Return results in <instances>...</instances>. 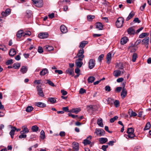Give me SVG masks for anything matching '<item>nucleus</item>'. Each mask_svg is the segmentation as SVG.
<instances>
[{"label": "nucleus", "instance_id": "052dcab7", "mask_svg": "<svg viewBox=\"0 0 151 151\" xmlns=\"http://www.w3.org/2000/svg\"><path fill=\"white\" fill-rule=\"evenodd\" d=\"M86 92V90L83 88H81L79 91V93L80 94H83Z\"/></svg>", "mask_w": 151, "mask_h": 151}, {"label": "nucleus", "instance_id": "412c9836", "mask_svg": "<svg viewBox=\"0 0 151 151\" xmlns=\"http://www.w3.org/2000/svg\"><path fill=\"white\" fill-rule=\"evenodd\" d=\"M36 105L39 107L41 108L45 107L46 106V104L41 102H37L36 103Z\"/></svg>", "mask_w": 151, "mask_h": 151}, {"label": "nucleus", "instance_id": "4468645a", "mask_svg": "<svg viewBox=\"0 0 151 151\" xmlns=\"http://www.w3.org/2000/svg\"><path fill=\"white\" fill-rule=\"evenodd\" d=\"M95 25L96 28L98 29L99 30H102L103 29L104 25L101 22H96Z\"/></svg>", "mask_w": 151, "mask_h": 151}, {"label": "nucleus", "instance_id": "cd10ccee", "mask_svg": "<svg viewBox=\"0 0 151 151\" xmlns=\"http://www.w3.org/2000/svg\"><path fill=\"white\" fill-rule=\"evenodd\" d=\"M27 70V68L24 66H22L20 69V71L23 74L26 73Z\"/></svg>", "mask_w": 151, "mask_h": 151}, {"label": "nucleus", "instance_id": "69168bd1", "mask_svg": "<svg viewBox=\"0 0 151 151\" xmlns=\"http://www.w3.org/2000/svg\"><path fill=\"white\" fill-rule=\"evenodd\" d=\"M124 80V79L122 78H118L116 80V81L118 83L121 82Z\"/></svg>", "mask_w": 151, "mask_h": 151}, {"label": "nucleus", "instance_id": "774afa93", "mask_svg": "<svg viewBox=\"0 0 151 151\" xmlns=\"http://www.w3.org/2000/svg\"><path fill=\"white\" fill-rule=\"evenodd\" d=\"M55 73H58L59 74H62L63 73V71L61 70H55Z\"/></svg>", "mask_w": 151, "mask_h": 151}, {"label": "nucleus", "instance_id": "680f3d73", "mask_svg": "<svg viewBox=\"0 0 151 151\" xmlns=\"http://www.w3.org/2000/svg\"><path fill=\"white\" fill-rule=\"evenodd\" d=\"M64 111L67 112H69V109L67 107H63L62 109Z\"/></svg>", "mask_w": 151, "mask_h": 151}, {"label": "nucleus", "instance_id": "7ed1b4c3", "mask_svg": "<svg viewBox=\"0 0 151 151\" xmlns=\"http://www.w3.org/2000/svg\"><path fill=\"white\" fill-rule=\"evenodd\" d=\"M84 53V50L83 48H81L78 51L77 55L74 57V58H78L83 59L84 57V55H83Z\"/></svg>", "mask_w": 151, "mask_h": 151}, {"label": "nucleus", "instance_id": "f257e3e1", "mask_svg": "<svg viewBox=\"0 0 151 151\" xmlns=\"http://www.w3.org/2000/svg\"><path fill=\"white\" fill-rule=\"evenodd\" d=\"M134 129L132 127L128 128L127 131V133L128 134L127 137H126L127 139L129 138L132 139L135 136L134 133Z\"/></svg>", "mask_w": 151, "mask_h": 151}, {"label": "nucleus", "instance_id": "f8f14e48", "mask_svg": "<svg viewBox=\"0 0 151 151\" xmlns=\"http://www.w3.org/2000/svg\"><path fill=\"white\" fill-rule=\"evenodd\" d=\"M122 72L118 70H115L113 72V75L115 77H117L121 75ZM124 72V70L122 71V73H123Z\"/></svg>", "mask_w": 151, "mask_h": 151}, {"label": "nucleus", "instance_id": "6ab92c4d", "mask_svg": "<svg viewBox=\"0 0 151 151\" xmlns=\"http://www.w3.org/2000/svg\"><path fill=\"white\" fill-rule=\"evenodd\" d=\"M108 141V139L106 138L101 137L99 138V141L100 143L104 144L106 142Z\"/></svg>", "mask_w": 151, "mask_h": 151}, {"label": "nucleus", "instance_id": "f03ea898", "mask_svg": "<svg viewBox=\"0 0 151 151\" xmlns=\"http://www.w3.org/2000/svg\"><path fill=\"white\" fill-rule=\"evenodd\" d=\"M124 19L123 17H119L115 22V24L117 28H120L123 26Z\"/></svg>", "mask_w": 151, "mask_h": 151}, {"label": "nucleus", "instance_id": "a878e982", "mask_svg": "<svg viewBox=\"0 0 151 151\" xmlns=\"http://www.w3.org/2000/svg\"><path fill=\"white\" fill-rule=\"evenodd\" d=\"M48 72V70L47 68L43 69L40 72V75L44 76L46 75Z\"/></svg>", "mask_w": 151, "mask_h": 151}, {"label": "nucleus", "instance_id": "393cba45", "mask_svg": "<svg viewBox=\"0 0 151 151\" xmlns=\"http://www.w3.org/2000/svg\"><path fill=\"white\" fill-rule=\"evenodd\" d=\"M88 42L87 41H83L81 42L80 44L79 47L80 48H84L85 45L88 44Z\"/></svg>", "mask_w": 151, "mask_h": 151}, {"label": "nucleus", "instance_id": "603ef678", "mask_svg": "<svg viewBox=\"0 0 151 151\" xmlns=\"http://www.w3.org/2000/svg\"><path fill=\"white\" fill-rule=\"evenodd\" d=\"M65 0H60L58 2L59 5L60 6H62L64 2H65Z\"/></svg>", "mask_w": 151, "mask_h": 151}, {"label": "nucleus", "instance_id": "9d476101", "mask_svg": "<svg viewBox=\"0 0 151 151\" xmlns=\"http://www.w3.org/2000/svg\"><path fill=\"white\" fill-rule=\"evenodd\" d=\"M38 37L41 39H44L47 38L49 36V34L47 32H41L39 34Z\"/></svg>", "mask_w": 151, "mask_h": 151}, {"label": "nucleus", "instance_id": "4c0bfd02", "mask_svg": "<svg viewBox=\"0 0 151 151\" xmlns=\"http://www.w3.org/2000/svg\"><path fill=\"white\" fill-rule=\"evenodd\" d=\"M81 111V109L79 108H76L73 109L72 110V112L76 114H77L79 112Z\"/></svg>", "mask_w": 151, "mask_h": 151}, {"label": "nucleus", "instance_id": "72a5a7b5", "mask_svg": "<svg viewBox=\"0 0 151 151\" xmlns=\"http://www.w3.org/2000/svg\"><path fill=\"white\" fill-rule=\"evenodd\" d=\"M40 137L42 139H44L45 138V136L44 131L42 130L40 132Z\"/></svg>", "mask_w": 151, "mask_h": 151}, {"label": "nucleus", "instance_id": "c9c22d12", "mask_svg": "<svg viewBox=\"0 0 151 151\" xmlns=\"http://www.w3.org/2000/svg\"><path fill=\"white\" fill-rule=\"evenodd\" d=\"M12 129L9 132V134L11 136V137L12 139L14 138V134L15 131L14 128H12Z\"/></svg>", "mask_w": 151, "mask_h": 151}, {"label": "nucleus", "instance_id": "09e8293b", "mask_svg": "<svg viewBox=\"0 0 151 151\" xmlns=\"http://www.w3.org/2000/svg\"><path fill=\"white\" fill-rule=\"evenodd\" d=\"M104 56V55L102 54L101 55L99 56L98 57V60L100 62H101V60H102V59L103 58Z\"/></svg>", "mask_w": 151, "mask_h": 151}, {"label": "nucleus", "instance_id": "f3484780", "mask_svg": "<svg viewBox=\"0 0 151 151\" xmlns=\"http://www.w3.org/2000/svg\"><path fill=\"white\" fill-rule=\"evenodd\" d=\"M60 29L61 32L63 33H65L68 32V30L66 27L64 25L61 26Z\"/></svg>", "mask_w": 151, "mask_h": 151}, {"label": "nucleus", "instance_id": "39448f33", "mask_svg": "<svg viewBox=\"0 0 151 151\" xmlns=\"http://www.w3.org/2000/svg\"><path fill=\"white\" fill-rule=\"evenodd\" d=\"M105 133V131L103 129H96L95 132V133L97 135L99 136L104 135Z\"/></svg>", "mask_w": 151, "mask_h": 151}, {"label": "nucleus", "instance_id": "13d9d810", "mask_svg": "<svg viewBox=\"0 0 151 151\" xmlns=\"http://www.w3.org/2000/svg\"><path fill=\"white\" fill-rule=\"evenodd\" d=\"M108 147V145H103L102 146L101 149L104 150V151H106V149Z\"/></svg>", "mask_w": 151, "mask_h": 151}, {"label": "nucleus", "instance_id": "c756f323", "mask_svg": "<svg viewBox=\"0 0 151 151\" xmlns=\"http://www.w3.org/2000/svg\"><path fill=\"white\" fill-rule=\"evenodd\" d=\"M98 124L101 127H104V124L102 122V120L101 118L98 119L97 120Z\"/></svg>", "mask_w": 151, "mask_h": 151}, {"label": "nucleus", "instance_id": "6e6d98bb", "mask_svg": "<svg viewBox=\"0 0 151 151\" xmlns=\"http://www.w3.org/2000/svg\"><path fill=\"white\" fill-rule=\"evenodd\" d=\"M132 111L131 115H130L129 114V115H130L129 116L130 117H132V116L135 117L137 116V114L136 112H133Z\"/></svg>", "mask_w": 151, "mask_h": 151}, {"label": "nucleus", "instance_id": "aec40b11", "mask_svg": "<svg viewBox=\"0 0 151 151\" xmlns=\"http://www.w3.org/2000/svg\"><path fill=\"white\" fill-rule=\"evenodd\" d=\"M106 59L107 60V63L109 64L111 61V54L110 53H109L106 55Z\"/></svg>", "mask_w": 151, "mask_h": 151}, {"label": "nucleus", "instance_id": "864d4df0", "mask_svg": "<svg viewBox=\"0 0 151 151\" xmlns=\"http://www.w3.org/2000/svg\"><path fill=\"white\" fill-rule=\"evenodd\" d=\"M38 52L40 53H41L43 52V49L42 47H39L38 49Z\"/></svg>", "mask_w": 151, "mask_h": 151}, {"label": "nucleus", "instance_id": "ea45409f", "mask_svg": "<svg viewBox=\"0 0 151 151\" xmlns=\"http://www.w3.org/2000/svg\"><path fill=\"white\" fill-rule=\"evenodd\" d=\"M39 128L36 125H34L31 128V129L33 132H37L38 129Z\"/></svg>", "mask_w": 151, "mask_h": 151}, {"label": "nucleus", "instance_id": "c03bdc74", "mask_svg": "<svg viewBox=\"0 0 151 151\" xmlns=\"http://www.w3.org/2000/svg\"><path fill=\"white\" fill-rule=\"evenodd\" d=\"M48 100L52 104L56 102V100L54 98H49Z\"/></svg>", "mask_w": 151, "mask_h": 151}, {"label": "nucleus", "instance_id": "473e14b6", "mask_svg": "<svg viewBox=\"0 0 151 151\" xmlns=\"http://www.w3.org/2000/svg\"><path fill=\"white\" fill-rule=\"evenodd\" d=\"M151 127V125L150 122H148L146 124L145 128H144V130L149 129Z\"/></svg>", "mask_w": 151, "mask_h": 151}, {"label": "nucleus", "instance_id": "a19ab883", "mask_svg": "<svg viewBox=\"0 0 151 151\" xmlns=\"http://www.w3.org/2000/svg\"><path fill=\"white\" fill-rule=\"evenodd\" d=\"M116 67L118 69H122L123 68V64L121 63H119L116 65Z\"/></svg>", "mask_w": 151, "mask_h": 151}, {"label": "nucleus", "instance_id": "b1692460", "mask_svg": "<svg viewBox=\"0 0 151 151\" xmlns=\"http://www.w3.org/2000/svg\"><path fill=\"white\" fill-rule=\"evenodd\" d=\"M24 34L23 30H20L18 31L17 34V36L18 38H20Z\"/></svg>", "mask_w": 151, "mask_h": 151}, {"label": "nucleus", "instance_id": "6e6552de", "mask_svg": "<svg viewBox=\"0 0 151 151\" xmlns=\"http://www.w3.org/2000/svg\"><path fill=\"white\" fill-rule=\"evenodd\" d=\"M123 86L124 87L121 93V96L122 99H124L125 97L127 95V91L124 88L125 84L124 83H123Z\"/></svg>", "mask_w": 151, "mask_h": 151}, {"label": "nucleus", "instance_id": "0eeeda50", "mask_svg": "<svg viewBox=\"0 0 151 151\" xmlns=\"http://www.w3.org/2000/svg\"><path fill=\"white\" fill-rule=\"evenodd\" d=\"M149 39V37H146L143 39L142 42V44L145 45L147 48L148 46Z\"/></svg>", "mask_w": 151, "mask_h": 151}, {"label": "nucleus", "instance_id": "5fc2aeb1", "mask_svg": "<svg viewBox=\"0 0 151 151\" xmlns=\"http://www.w3.org/2000/svg\"><path fill=\"white\" fill-rule=\"evenodd\" d=\"M105 90L108 92H109L111 90V89L110 86H107L105 87Z\"/></svg>", "mask_w": 151, "mask_h": 151}, {"label": "nucleus", "instance_id": "4be33fe9", "mask_svg": "<svg viewBox=\"0 0 151 151\" xmlns=\"http://www.w3.org/2000/svg\"><path fill=\"white\" fill-rule=\"evenodd\" d=\"M128 40V39L127 37H124L121 39L120 41L121 44L122 45H124L127 42Z\"/></svg>", "mask_w": 151, "mask_h": 151}, {"label": "nucleus", "instance_id": "9b49d317", "mask_svg": "<svg viewBox=\"0 0 151 151\" xmlns=\"http://www.w3.org/2000/svg\"><path fill=\"white\" fill-rule=\"evenodd\" d=\"M38 95L41 97L44 96L42 88L41 86H37L36 87Z\"/></svg>", "mask_w": 151, "mask_h": 151}, {"label": "nucleus", "instance_id": "3c124183", "mask_svg": "<svg viewBox=\"0 0 151 151\" xmlns=\"http://www.w3.org/2000/svg\"><path fill=\"white\" fill-rule=\"evenodd\" d=\"M13 63L12 59H10L8 60L6 62V64L7 65H8L12 64Z\"/></svg>", "mask_w": 151, "mask_h": 151}, {"label": "nucleus", "instance_id": "bf43d9fd", "mask_svg": "<svg viewBox=\"0 0 151 151\" xmlns=\"http://www.w3.org/2000/svg\"><path fill=\"white\" fill-rule=\"evenodd\" d=\"M21 134L20 135L19 137L20 139H22V138H25L27 137V135L25 134Z\"/></svg>", "mask_w": 151, "mask_h": 151}, {"label": "nucleus", "instance_id": "dca6fc26", "mask_svg": "<svg viewBox=\"0 0 151 151\" xmlns=\"http://www.w3.org/2000/svg\"><path fill=\"white\" fill-rule=\"evenodd\" d=\"M66 73H67L69 74L70 75L73 76L74 75V70L72 68H68L66 70Z\"/></svg>", "mask_w": 151, "mask_h": 151}, {"label": "nucleus", "instance_id": "2eb2a0df", "mask_svg": "<svg viewBox=\"0 0 151 151\" xmlns=\"http://www.w3.org/2000/svg\"><path fill=\"white\" fill-rule=\"evenodd\" d=\"M127 32L130 35H134L135 33V30L132 27L129 28L127 30Z\"/></svg>", "mask_w": 151, "mask_h": 151}, {"label": "nucleus", "instance_id": "58836bf2", "mask_svg": "<svg viewBox=\"0 0 151 151\" xmlns=\"http://www.w3.org/2000/svg\"><path fill=\"white\" fill-rule=\"evenodd\" d=\"M137 57V54L135 53H134L132 56V61L133 62H135L136 60Z\"/></svg>", "mask_w": 151, "mask_h": 151}, {"label": "nucleus", "instance_id": "ddd939ff", "mask_svg": "<svg viewBox=\"0 0 151 151\" xmlns=\"http://www.w3.org/2000/svg\"><path fill=\"white\" fill-rule=\"evenodd\" d=\"M73 151H78L79 150V144L75 142H73L72 144Z\"/></svg>", "mask_w": 151, "mask_h": 151}, {"label": "nucleus", "instance_id": "8fccbe9b", "mask_svg": "<svg viewBox=\"0 0 151 151\" xmlns=\"http://www.w3.org/2000/svg\"><path fill=\"white\" fill-rule=\"evenodd\" d=\"M114 104L116 107H118L119 106V102L118 100H116L114 102Z\"/></svg>", "mask_w": 151, "mask_h": 151}, {"label": "nucleus", "instance_id": "2f4dec72", "mask_svg": "<svg viewBox=\"0 0 151 151\" xmlns=\"http://www.w3.org/2000/svg\"><path fill=\"white\" fill-rule=\"evenodd\" d=\"M149 35V33L147 32L142 33L139 36V37L140 38H142L146 36H148Z\"/></svg>", "mask_w": 151, "mask_h": 151}, {"label": "nucleus", "instance_id": "37998d69", "mask_svg": "<svg viewBox=\"0 0 151 151\" xmlns=\"http://www.w3.org/2000/svg\"><path fill=\"white\" fill-rule=\"evenodd\" d=\"M47 82L46 83V84H48L49 85L52 87H54L55 86L54 83L50 80H47Z\"/></svg>", "mask_w": 151, "mask_h": 151}, {"label": "nucleus", "instance_id": "e2e57ef3", "mask_svg": "<svg viewBox=\"0 0 151 151\" xmlns=\"http://www.w3.org/2000/svg\"><path fill=\"white\" fill-rule=\"evenodd\" d=\"M61 92L63 95H65L67 94V92L64 90H61Z\"/></svg>", "mask_w": 151, "mask_h": 151}, {"label": "nucleus", "instance_id": "bb28decb", "mask_svg": "<svg viewBox=\"0 0 151 151\" xmlns=\"http://www.w3.org/2000/svg\"><path fill=\"white\" fill-rule=\"evenodd\" d=\"M135 13L133 11H132L129 14L128 17L126 19L127 21H129L130 19H131L134 15Z\"/></svg>", "mask_w": 151, "mask_h": 151}, {"label": "nucleus", "instance_id": "e433bc0d", "mask_svg": "<svg viewBox=\"0 0 151 151\" xmlns=\"http://www.w3.org/2000/svg\"><path fill=\"white\" fill-rule=\"evenodd\" d=\"M33 108L32 106H29L27 107L26 111L27 112H30L33 109Z\"/></svg>", "mask_w": 151, "mask_h": 151}, {"label": "nucleus", "instance_id": "f704fd0d", "mask_svg": "<svg viewBox=\"0 0 151 151\" xmlns=\"http://www.w3.org/2000/svg\"><path fill=\"white\" fill-rule=\"evenodd\" d=\"M20 66V64L19 63H16L14 64L13 67L15 69H19Z\"/></svg>", "mask_w": 151, "mask_h": 151}, {"label": "nucleus", "instance_id": "0e129e2a", "mask_svg": "<svg viewBox=\"0 0 151 151\" xmlns=\"http://www.w3.org/2000/svg\"><path fill=\"white\" fill-rule=\"evenodd\" d=\"M146 6V3H145L142 6H141L140 7V10H141L142 11H143L144 9H145V7Z\"/></svg>", "mask_w": 151, "mask_h": 151}, {"label": "nucleus", "instance_id": "20e7f679", "mask_svg": "<svg viewBox=\"0 0 151 151\" xmlns=\"http://www.w3.org/2000/svg\"><path fill=\"white\" fill-rule=\"evenodd\" d=\"M34 4L36 6L38 7H41L43 5V2L42 0H32Z\"/></svg>", "mask_w": 151, "mask_h": 151}, {"label": "nucleus", "instance_id": "a18cd8bd", "mask_svg": "<svg viewBox=\"0 0 151 151\" xmlns=\"http://www.w3.org/2000/svg\"><path fill=\"white\" fill-rule=\"evenodd\" d=\"M0 49L3 51H6L7 50L6 47L3 45H0Z\"/></svg>", "mask_w": 151, "mask_h": 151}, {"label": "nucleus", "instance_id": "a211bd4d", "mask_svg": "<svg viewBox=\"0 0 151 151\" xmlns=\"http://www.w3.org/2000/svg\"><path fill=\"white\" fill-rule=\"evenodd\" d=\"M22 130L20 132V134L27 133L29 132V130L26 126H23L22 127Z\"/></svg>", "mask_w": 151, "mask_h": 151}, {"label": "nucleus", "instance_id": "79ce46f5", "mask_svg": "<svg viewBox=\"0 0 151 151\" xmlns=\"http://www.w3.org/2000/svg\"><path fill=\"white\" fill-rule=\"evenodd\" d=\"M95 16L94 15H88L87 16V19L89 21H91L94 18Z\"/></svg>", "mask_w": 151, "mask_h": 151}, {"label": "nucleus", "instance_id": "423d86ee", "mask_svg": "<svg viewBox=\"0 0 151 151\" xmlns=\"http://www.w3.org/2000/svg\"><path fill=\"white\" fill-rule=\"evenodd\" d=\"M95 60L93 59H90L88 62V67L90 69L93 68L95 66Z\"/></svg>", "mask_w": 151, "mask_h": 151}, {"label": "nucleus", "instance_id": "1a4fd4ad", "mask_svg": "<svg viewBox=\"0 0 151 151\" xmlns=\"http://www.w3.org/2000/svg\"><path fill=\"white\" fill-rule=\"evenodd\" d=\"M83 59L80 58H78L76 60V65L78 68L81 67L83 64V62H82Z\"/></svg>", "mask_w": 151, "mask_h": 151}, {"label": "nucleus", "instance_id": "5701e85b", "mask_svg": "<svg viewBox=\"0 0 151 151\" xmlns=\"http://www.w3.org/2000/svg\"><path fill=\"white\" fill-rule=\"evenodd\" d=\"M15 50L14 48L11 49L9 51V54L10 56H13L16 54Z\"/></svg>", "mask_w": 151, "mask_h": 151}, {"label": "nucleus", "instance_id": "c85d7f7f", "mask_svg": "<svg viewBox=\"0 0 151 151\" xmlns=\"http://www.w3.org/2000/svg\"><path fill=\"white\" fill-rule=\"evenodd\" d=\"M44 49L48 51L52 50L54 48L52 46L49 45H46L44 47Z\"/></svg>", "mask_w": 151, "mask_h": 151}, {"label": "nucleus", "instance_id": "4d7b16f0", "mask_svg": "<svg viewBox=\"0 0 151 151\" xmlns=\"http://www.w3.org/2000/svg\"><path fill=\"white\" fill-rule=\"evenodd\" d=\"M31 33L30 31H27L26 33H24V34L23 35V36H25L26 35H27L28 36H30L31 35Z\"/></svg>", "mask_w": 151, "mask_h": 151}, {"label": "nucleus", "instance_id": "49530a36", "mask_svg": "<svg viewBox=\"0 0 151 151\" xmlns=\"http://www.w3.org/2000/svg\"><path fill=\"white\" fill-rule=\"evenodd\" d=\"M91 143V141L87 139H84L83 142V143L84 144V145H87Z\"/></svg>", "mask_w": 151, "mask_h": 151}, {"label": "nucleus", "instance_id": "de8ad7c7", "mask_svg": "<svg viewBox=\"0 0 151 151\" xmlns=\"http://www.w3.org/2000/svg\"><path fill=\"white\" fill-rule=\"evenodd\" d=\"M118 118V117L117 116H115L113 118H111L110 120V121L111 123H113L114 121L117 119Z\"/></svg>", "mask_w": 151, "mask_h": 151}, {"label": "nucleus", "instance_id": "338daca9", "mask_svg": "<svg viewBox=\"0 0 151 151\" xmlns=\"http://www.w3.org/2000/svg\"><path fill=\"white\" fill-rule=\"evenodd\" d=\"M133 22L135 23H139L140 22V20H139L138 18H135L133 20Z\"/></svg>", "mask_w": 151, "mask_h": 151}, {"label": "nucleus", "instance_id": "7c9ffc66", "mask_svg": "<svg viewBox=\"0 0 151 151\" xmlns=\"http://www.w3.org/2000/svg\"><path fill=\"white\" fill-rule=\"evenodd\" d=\"M95 79V78L94 77L92 76H90L88 79V82L89 83H92L94 82Z\"/></svg>", "mask_w": 151, "mask_h": 151}]
</instances>
